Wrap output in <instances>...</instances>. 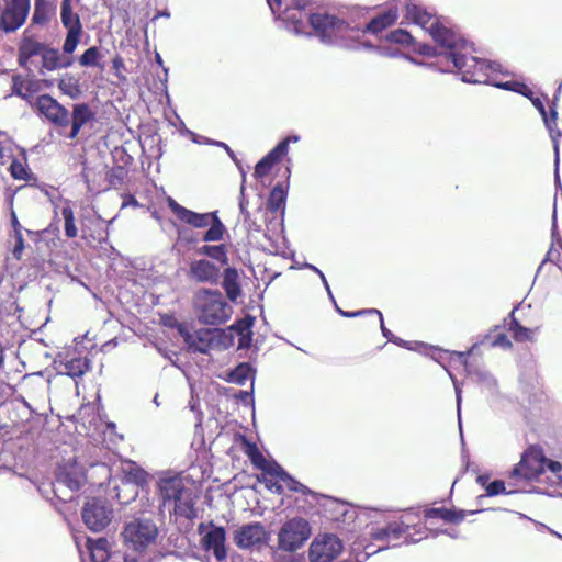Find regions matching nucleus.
I'll use <instances>...</instances> for the list:
<instances>
[{"label":"nucleus","instance_id":"obj_13","mask_svg":"<svg viewBox=\"0 0 562 562\" xmlns=\"http://www.w3.org/2000/svg\"><path fill=\"white\" fill-rule=\"evenodd\" d=\"M342 550L341 540L333 533L316 536L308 550L310 562H331Z\"/></svg>","mask_w":562,"mask_h":562},{"label":"nucleus","instance_id":"obj_20","mask_svg":"<svg viewBox=\"0 0 562 562\" xmlns=\"http://www.w3.org/2000/svg\"><path fill=\"white\" fill-rule=\"evenodd\" d=\"M285 175H286V181L285 182H277L269 193V196L267 200V209L271 213H276L280 209H284V206H285L288 189H289V180H290V176H291L290 167H286Z\"/></svg>","mask_w":562,"mask_h":562},{"label":"nucleus","instance_id":"obj_58","mask_svg":"<svg viewBox=\"0 0 562 562\" xmlns=\"http://www.w3.org/2000/svg\"><path fill=\"white\" fill-rule=\"evenodd\" d=\"M23 80L20 75H15L12 78V94L16 97H24L23 92Z\"/></svg>","mask_w":562,"mask_h":562},{"label":"nucleus","instance_id":"obj_25","mask_svg":"<svg viewBox=\"0 0 562 562\" xmlns=\"http://www.w3.org/2000/svg\"><path fill=\"white\" fill-rule=\"evenodd\" d=\"M315 502L324 508V510L328 514L329 519L342 521L346 520L348 509L345 503L323 494H319L318 501Z\"/></svg>","mask_w":562,"mask_h":562},{"label":"nucleus","instance_id":"obj_29","mask_svg":"<svg viewBox=\"0 0 562 562\" xmlns=\"http://www.w3.org/2000/svg\"><path fill=\"white\" fill-rule=\"evenodd\" d=\"M476 60L479 61H486L491 65H493L492 67H488L486 69V77H487V81H483L482 83H486V85H492L496 88H499V89H503V90H508V91H514V92H518L519 89H527V85L525 83H521V82H518V81H514V80H510V81H499V82H491L490 80V72H497L499 71V68H501V65L496 61H491V60H486V59H479L476 57H474ZM479 82H476L475 85H477Z\"/></svg>","mask_w":562,"mask_h":562},{"label":"nucleus","instance_id":"obj_12","mask_svg":"<svg viewBox=\"0 0 562 562\" xmlns=\"http://www.w3.org/2000/svg\"><path fill=\"white\" fill-rule=\"evenodd\" d=\"M86 474L75 468L61 469L53 484V491L63 502L72 499V493L78 492L86 484Z\"/></svg>","mask_w":562,"mask_h":562},{"label":"nucleus","instance_id":"obj_64","mask_svg":"<svg viewBox=\"0 0 562 562\" xmlns=\"http://www.w3.org/2000/svg\"><path fill=\"white\" fill-rule=\"evenodd\" d=\"M267 3L274 16L281 12L284 7V0H267Z\"/></svg>","mask_w":562,"mask_h":562},{"label":"nucleus","instance_id":"obj_14","mask_svg":"<svg viewBox=\"0 0 562 562\" xmlns=\"http://www.w3.org/2000/svg\"><path fill=\"white\" fill-rule=\"evenodd\" d=\"M35 109L56 126L66 127L70 123L69 111L49 94L37 97Z\"/></svg>","mask_w":562,"mask_h":562},{"label":"nucleus","instance_id":"obj_39","mask_svg":"<svg viewBox=\"0 0 562 562\" xmlns=\"http://www.w3.org/2000/svg\"><path fill=\"white\" fill-rule=\"evenodd\" d=\"M127 482L134 483L137 486H144L147 483L148 474L145 470L136 465L134 462H128L127 468L124 470Z\"/></svg>","mask_w":562,"mask_h":562},{"label":"nucleus","instance_id":"obj_46","mask_svg":"<svg viewBox=\"0 0 562 562\" xmlns=\"http://www.w3.org/2000/svg\"><path fill=\"white\" fill-rule=\"evenodd\" d=\"M303 268H306V269H308V270H312L313 272H315V273L321 278L322 283H323V285H324V288H325V290H326V292H327V294H328V297H329V299H330V301L334 303L336 311H337L339 314H340V312H345L342 308H340V307L337 305V303H336V301H335V297H334V295H333V292H331V290H330V286H329V284H328V281H327V279H326L325 274H324V273H323V272H322V271H321L316 266H314V265H312V263H308V262H305V263L303 265Z\"/></svg>","mask_w":562,"mask_h":562},{"label":"nucleus","instance_id":"obj_4","mask_svg":"<svg viewBox=\"0 0 562 562\" xmlns=\"http://www.w3.org/2000/svg\"><path fill=\"white\" fill-rule=\"evenodd\" d=\"M411 515H413V513L407 510L405 515L401 516L400 520L390 521L384 527L372 528L370 531L371 539L379 542H386L387 544L379 547L378 549H372L371 544L363 546L366 551L363 558H357L364 562L374 553L390 548H397L401 543L395 541L400 540L404 536L406 537L403 543L409 544L419 542L422 538H414V536L409 533L411 527L413 526L409 519ZM414 515L417 516L418 514L414 513Z\"/></svg>","mask_w":562,"mask_h":562},{"label":"nucleus","instance_id":"obj_11","mask_svg":"<svg viewBox=\"0 0 562 562\" xmlns=\"http://www.w3.org/2000/svg\"><path fill=\"white\" fill-rule=\"evenodd\" d=\"M233 541L241 550H260L268 544L269 533L261 522H248L234 531Z\"/></svg>","mask_w":562,"mask_h":562},{"label":"nucleus","instance_id":"obj_51","mask_svg":"<svg viewBox=\"0 0 562 562\" xmlns=\"http://www.w3.org/2000/svg\"><path fill=\"white\" fill-rule=\"evenodd\" d=\"M10 172L14 179L23 180L26 178V168L16 158H13L10 165Z\"/></svg>","mask_w":562,"mask_h":562},{"label":"nucleus","instance_id":"obj_55","mask_svg":"<svg viewBox=\"0 0 562 562\" xmlns=\"http://www.w3.org/2000/svg\"><path fill=\"white\" fill-rule=\"evenodd\" d=\"M340 315L347 318H353L363 315H380V311L376 308H363L353 312H340Z\"/></svg>","mask_w":562,"mask_h":562},{"label":"nucleus","instance_id":"obj_54","mask_svg":"<svg viewBox=\"0 0 562 562\" xmlns=\"http://www.w3.org/2000/svg\"><path fill=\"white\" fill-rule=\"evenodd\" d=\"M237 400H239L244 405H249L254 408L255 406V397H254V387L251 386L250 391H238L235 395Z\"/></svg>","mask_w":562,"mask_h":562},{"label":"nucleus","instance_id":"obj_17","mask_svg":"<svg viewBox=\"0 0 562 562\" xmlns=\"http://www.w3.org/2000/svg\"><path fill=\"white\" fill-rule=\"evenodd\" d=\"M183 338L191 351L207 355L215 345L216 333L215 329L203 328L193 334L187 333Z\"/></svg>","mask_w":562,"mask_h":562},{"label":"nucleus","instance_id":"obj_36","mask_svg":"<svg viewBox=\"0 0 562 562\" xmlns=\"http://www.w3.org/2000/svg\"><path fill=\"white\" fill-rule=\"evenodd\" d=\"M58 89L72 100H77L81 94L79 80L68 74L58 81Z\"/></svg>","mask_w":562,"mask_h":562},{"label":"nucleus","instance_id":"obj_31","mask_svg":"<svg viewBox=\"0 0 562 562\" xmlns=\"http://www.w3.org/2000/svg\"><path fill=\"white\" fill-rule=\"evenodd\" d=\"M254 325V317L248 316L245 319L239 321L237 324L233 325L232 328L238 330V349H248L252 341V331L251 327Z\"/></svg>","mask_w":562,"mask_h":562},{"label":"nucleus","instance_id":"obj_40","mask_svg":"<svg viewBox=\"0 0 562 562\" xmlns=\"http://www.w3.org/2000/svg\"><path fill=\"white\" fill-rule=\"evenodd\" d=\"M42 67L48 71L59 69L60 53L58 48L49 47L46 45L42 53Z\"/></svg>","mask_w":562,"mask_h":562},{"label":"nucleus","instance_id":"obj_3","mask_svg":"<svg viewBox=\"0 0 562 562\" xmlns=\"http://www.w3.org/2000/svg\"><path fill=\"white\" fill-rule=\"evenodd\" d=\"M167 204L177 220L193 228H206L201 240L204 243L221 241L226 233V227L217 215V211L198 213L179 204L175 199L168 198Z\"/></svg>","mask_w":562,"mask_h":562},{"label":"nucleus","instance_id":"obj_23","mask_svg":"<svg viewBox=\"0 0 562 562\" xmlns=\"http://www.w3.org/2000/svg\"><path fill=\"white\" fill-rule=\"evenodd\" d=\"M57 7L54 0H34L33 25H46L56 16Z\"/></svg>","mask_w":562,"mask_h":562},{"label":"nucleus","instance_id":"obj_19","mask_svg":"<svg viewBox=\"0 0 562 562\" xmlns=\"http://www.w3.org/2000/svg\"><path fill=\"white\" fill-rule=\"evenodd\" d=\"M398 18V10L396 7H389L386 10L374 16L361 29L362 33H371L378 35L386 27L396 22Z\"/></svg>","mask_w":562,"mask_h":562},{"label":"nucleus","instance_id":"obj_27","mask_svg":"<svg viewBox=\"0 0 562 562\" xmlns=\"http://www.w3.org/2000/svg\"><path fill=\"white\" fill-rule=\"evenodd\" d=\"M256 370L249 362H240L227 372L226 381L237 385H244L248 379L255 384Z\"/></svg>","mask_w":562,"mask_h":562},{"label":"nucleus","instance_id":"obj_8","mask_svg":"<svg viewBox=\"0 0 562 562\" xmlns=\"http://www.w3.org/2000/svg\"><path fill=\"white\" fill-rule=\"evenodd\" d=\"M81 517L88 529L100 532L110 525L113 518V508L105 497H91L83 504Z\"/></svg>","mask_w":562,"mask_h":562},{"label":"nucleus","instance_id":"obj_38","mask_svg":"<svg viewBox=\"0 0 562 562\" xmlns=\"http://www.w3.org/2000/svg\"><path fill=\"white\" fill-rule=\"evenodd\" d=\"M67 30L66 38L63 44V52L65 54L71 55L78 44L80 43L83 29L82 27H65Z\"/></svg>","mask_w":562,"mask_h":562},{"label":"nucleus","instance_id":"obj_2","mask_svg":"<svg viewBox=\"0 0 562 562\" xmlns=\"http://www.w3.org/2000/svg\"><path fill=\"white\" fill-rule=\"evenodd\" d=\"M276 20L296 36L314 37L323 45L348 50L360 48L359 42L351 36V32L360 30L358 26L326 10H313L307 0H284V7Z\"/></svg>","mask_w":562,"mask_h":562},{"label":"nucleus","instance_id":"obj_48","mask_svg":"<svg viewBox=\"0 0 562 562\" xmlns=\"http://www.w3.org/2000/svg\"><path fill=\"white\" fill-rule=\"evenodd\" d=\"M178 240L184 245H195L200 239L192 231L183 226H177Z\"/></svg>","mask_w":562,"mask_h":562},{"label":"nucleus","instance_id":"obj_28","mask_svg":"<svg viewBox=\"0 0 562 562\" xmlns=\"http://www.w3.org/2000/svg\"><path fill=\"white\" fill-rule=\"evenodd\" d=\"M109 541L104 537L97 539H87V550L89 551L91 562H106L110 558Z\"/></svg>","mask_w":562,"mask_h":562},{"label":"nucleus","instance_id":"obj_42","mask_svg":"<svg viewBox=\"0 0 562 562\" xmlns=\"http://www.w3.org/2000/svg\"><path fill=\"white\" fill-rule=\"evenodd\" d=\"M282 482L285 483L286 487L290 491L311 496L314 501H318L319 493L312 491L310 487H307L306 485L299 482L289 472H288L286 476H284Z\"/></svg>","mask_w":562,"mask_h":562},{"label":"nucleus","instance_id":"obj_34","mask_svg":"<svg viewBox=\"0 0 562 562\" xmlns=\"http://www.w3.org/2000/svg\"><path fill=\"white\" fill-rule=\"evenodd\" d=\"M60 21L64 27H82L80 16L74 12L72 3L69 0H61Z\"/></svg>","mask_w":562,"mask_h":562},{"label":"nucleus","instance_id":"obj_43","mask_svg":"<svg viewBox=\"0 0 562 562\" xmlns=\"http://www.w3.org/2000/svg\"><path fill=\"white\" fill-rule=\"evenodd\" d=\"M94 119V113L87 103H77L74 105L71 120L80 125H85Z\"/></svg>","mask_w":562,"mask_h":562},{"label":"nucleus","instance_id":"obj_49","mask_svg":"<svg viewBox=\"0 0 562 562\" xmlns=\"http://www.w3.org/2000/svg\"><path fill=\"white\" fill-rule=\"evenodd\" d=\"M215 345L221 346L223 349H228L234 345V336L232 334H227L223 329H215Z\"/></svg>","mask_w":562,"mask_h":562},{"label":"nucleus","instance_id":"obj_24","mask_svg":"<svg viewBox=\"0 0 562 562\" xmlns=\"http://www.w3.org/2000/svg\"><path fill=\"white\" fill-rule=\"evenodd\" d=\"M222 286L231 302H236L237 299L241 295L239 273L235 267H227L223 271Z\"/></svg>","mask_w":562,"mask_h":562},{"label":"nucleus","instance_id":"obj_16","mask_svg":"<svg viewBox=\"0 0 562 562\" xmlns=\"http://www.w3.org/2000/svg\"><path fill=\"white\" fill-rule=\"evenodd\" d=\"M189 277L199 283L217 284L221 278L220 268L206 260H193L189 267Z\"/></svg>","mask_w":562,"mask_h":562},{"label":"nucleus","instance_id":"obj_63","mask_svg":"<svg viewBox=\"0 0 562 562\" xmlns=\"http://www.w3.org/2000/svg\"><path fill=\"white\" fill-rule=\"evenodd\" d=\"M552 245H554V244L552 243ZM559 258H560V251L554 249L553 246H551L546 255V258L542 260L540 267L538 268V271L542 268V266L547 261L555 262L557 260H559Z\"/></svg>","mask_w":562,"mask_h":562},{"label":"nucleus","instance_id":"obj_59","mask_svg":"<svg viewBox=\"0 0 562 562\" xmlns=\"http://www.w3.org/2000/svg\"><path fill=\"white\" fill-rule=\"evenodd\" d=\"M205 145H213V146L222 147L225 149V154H227L233 161H236V159H238L236 154L232 150V148L224 142L207 139V142H205Z\"/></svg>","mask_w":562,"mask_h":562},{"label":"nucleus","instance_id":"obj_9","mask_svg":"<svg viewBox=\"0 0 562 562\" xmlns=\"http://www.w3.org/2000/svg\"><path fill=\"white\" fill-rule=\"evenodd\" d=\"M546 457L538 446L528 447L521 454L520 461L512 469L509 479L537 481L544 473Z\"/></svg>","mask_w":562,"mask_h":562},{"label":"nucleus","instance_id":"obj_7","mask_svg":"<svg viewBox=\"0 0 562 562\" xmlns=\"http://www.w3.org/2000/svg\"><path fill=\"white\" fill-rule=\"evenodd\" d=\"M312 535L310 522L302 517L288 519L278 532V547L284 552H295Z\"/></svg>","mask_w":562,"mask_h":562},{"label":"nucleus","instance_id":"obj_10","mask_svg":"<svg viewBox=\"0 0 562 562\" xmlns=\"http://www.w3.org/2000/svg\"><path fill=\"white\" fill-rule=\"evenodd\" d=\"M198 532L202 536L201 544L203 550L212 552L216 561H225L227 558L226 529L210 521L207 525L201 522L198 526Z\"/></svg>","mask_w":562,"mask_h":562},{"label":"nucleus","instance_id":"obj_50","mask_svg":"<svg viewBox=\"0 0 562 562\" xmlns=\"http://www.w3.org/2000/svg\"><path fill=\"white\" fill-rule=\"evenodd\" d=\"M124 177H125V170L123 167L119 166L116 168H113L109 173H108V180H109V183L112 186V187H119V186H122L123 182H124Z\"/></svg>","mask_w":562,"mask_h":562},{"label":"nucleus","instance_id":"obj_52","mask_svg":"<svg viewBox=\"0 0 562 562\" xmlns=\"http://www.w3.org/2000/svg\"><path fill=\"white\" fill-rule=\"evenodd\" d=\"M477 379L488 391L493 392L496 389V380L491 373L486 371L477 372Z\"/></svg>","mask_w":562,"mask_h":562},{"label":"nucleus","instance_id":"obj_57","mask_svg":"<svg viewBox=\"0 0 562 562\" xmlns=\"http://www.w3.org/2000/svg\"><path fill=\"white\" fill-rule=\"evenodd\" d=\"M492 346L493 347H502L504 349H509V348H512L513 344L506 334L501 333L495 337V339L492 342Z\"/></svg>","mask_w":562,"mask_h":562},{"label":"nucleus","instance_id":"obj_44","mask_svg":"<svg viewBox=\"0 0 562 562\" xmlns=\"http://www.w3.org/2000/svg\"><path fill=\"white\" fill-rule=\"evenodd\" d=\"M516 491H506V486L504 481L502 480H494L490 482L485 488V495H480L477 497V503L481 504L482 499L485 497H493L497 496L499 494H514Z\"/></svg>","mask_w":562,"mask_h":562},{"label":"nucleus","instance_id":"obj_30","mask_svg":"<svg viewBox=\"0 0 562 562\" xmlns=\"http://www.w3.org/2000/svg\"><path fill=\"white\" fill-rule=\"evenodd\" d=\"M60 201H63L64 205L60 209V214L64 218V232L66 237L75 238L78 235V228L76 225L74 210L71 207V201L63 200L58 196Z\"/></svg>","mask_w":562,"mask_h":562},{"label":"nucleus","instance_id":"obj_61","mask_svg":"<svg viewBox=\"0 0 562 562\" xmlns=\"http://www.w3.org/2000/svg\"><path fill=\"white\" fill-rule=\"evenodd\" d=\"M544 463H546L544 471L548 470L551 473L557 474L558 477L561 479L559 473L562 471V464L559 461L550 460V459L546 458Z\"/></svg>","mask_w":562,"mask_h":562},{"label":"nucleus","instance_id":"obj_35","mask_svg":"<svg viewBox=\"0 0 562 562\" xmlns=\"http://www.w3.org/2000/svg\"><path fill=\"white\" fill-rule=\"evenodd\" d=\"M251 461L257 469H260L266 474L278 477L280 481L288 474L278 462H268L261 456L258 459L251 458Z\"/></svg>","mask_w":562,"mask_h":562},{"label":"nucleus","instance_id":"obj_56","mask_svg":"<svg viewBox=\"0 0 562 562\" xmlns=\"http://www.w3.org/2000/svg\"><path fill=\"white\" fill-rule=\"evenodd\" d=\"M551 238L553 240V244H557L562 249V237L560 236L559 231H558L555 211H553V214H552Z\"/></svg>","mask_w":562,"mask_h":562},{"label":"nucleus","instance_id":"obj_26","mask_svg":"<svg viewBox=\"0 0 562 562\" xmlns=\"http://www.w3.org/2000/svg\"><path fill=\"white\" fill-rule=\"evenodd\" d=\"M173 510L177 516L184 517L187 519H194L196 517V509L194 507V501L189 488L183 491V494L179 496L170 506L169 510Z\"/></svg>","mask_w":562,"mask_h":562},{"label":"nucleus","instance_id":"obj_22","mask_svg":"<svg viewBox=\"0 0 562 562\" xmlns=\"http://www.w3.org/2000/svg\"><path fill=\"white\" fill-rule=\"evenodd\" d=\"M484 512V509L475 510H463V509H449L445 507H431L425 510V518H440L446 522L459 524L461 522L467 514H477Z\"/></svg>","mask_w":562,"mask_h":562},{"label":"nucleus","instance_id":"obj_15","mask_svg":"<svg viewBox=\"0 0 562 562\" xmlns=\"http://www.w3.org/2000/svg\"><path fill=\"white\" fill-rule=\"evenodd\" d=\"M31 5L5 3L0 15V29L4 33H12L20 29L26 21Z\"/></svg>","mask_w":562,"mask_h":562},{"label":"nucleus","instance_id":"obj_1","mask_svg":"<svg viewBox=\"0 0 562 562\" xmlns=\"http://www.w3.org/2000/svg\"><path fill=\"white\" fill-rule=\"evenodd\" d=\"M406 19L422 26L434 38L436 45L417 43L413 35L404 30L396 29L386 35L391 43L404 47L413 46L415 53L427 57H439V71L458 72L461 80L467 83L487 81L486 69L493 65L479 61L470 55L469 42L459 33L445 26L438 18L434 16L420 4L405 3Z\"/></svg>","mask_w":562,"mask_h":562},{"label":"nucleus","instance_id":"obj_33","mask_svg":"<svg viewBox=\"0 0 562 562\" xmlns=\"http://www.w3.org/2000/svg\"><path fill=\"white\" fill-rule=\"evenodd\" d=\"M196 254L212 258L222 265L228 263L227 248L224 244L203 245L196 249Z\"/></svg>","mask_w":562,"mask_h":562},{"label":"nucleus","instance_id":"obj_21","mask_svg":"<svg viewBox=\"0 0 562 562\" xmlns=\"http://www.w3.org/2000/svg\"><path fill=\"white\" fill-rule=\"evenodd\" d=\"M91 361L86 357L65 358L58 363L59 373L66 374L72 379L81 378L90 370Z\"/></svg>","mask_w":562,"mask_h":562},{"label":"nucleus","instance_id":"obj_18","mask_svg":"<svg viewBox=\"0 0 562 562\" xmlns=\"http://www.w3.org/2000/svg\"><path fill=\"white\" fill-rule=\"evenodd\" d=\"M158 487L162 506H170L179 496L183 494V491L187 490L179 476H168L161 479Z\"/></svg>","mask_w":562,"mask_h":562},{"label":"nucleus","instance_id":"obj_47","mask_svg":"<svg viewBox=\"0 0 562 562\" xmlns=\"http://www.w3.org/2000/svg\"><path fill=\"white\" fill-rule=\"evenodd\" d=\"M273 166L274 164L267 156H263L255 166L254 177L262 179L271 171Z\"/></svg>","mask_w":562,"mask_h":562},{"label":"nucleus","instance_id":"obj_62","mask_svg":"<svg viewBox=\"0 0 562 562\" xmlns=\"http://www.w3.org/2000/svg\"><path fill=\"white\" fill-rule=\"evenodd\" d=\"M559 164H560V156H559V151H554V186H555V190H561L562 191V184H561V179H560V173H559Z\"/></svg>","mask_w":562,"mask_h":562},{"label":"nucleus","instance_id":"obj_53","mask_svg":"<svg viewBox=\"0 0 562 562\" xmlns=\"http://www.w3.org/2000/svg\"><path fill=\"white\" fill-rule=\"evenodd\" d=\"M379 54L382 55V56L392 57V58H394V57H405L408 60H411L412 63L417 64V60L415 58L408 57V56L404 55L397 48L381 47V48H379Z\"/></svg>","mask_w":562,"mask_h":562},{"label":"nucleus","instance_id":"obj_60","mask_svg":"<svg viewBox=\"0 0 562 562\" xmlns=\"http://www.w3.org/2000/svg\"><path fill=\"white\" fill-rule=\"evenodd\" d=\"M14 239H15V244H14V248H13V255H14V257L20 258V255L22 254V251L24 249V238H23L22 232H16V234L14 235Z\"/></svg>","mask_w":562,"mask_h":562},{"label":"nucleus","instance_id":"obj_5","mask_svg":"<svg viewBox=\"0 0 562 562\" xmlns=\"http://www.w3.org/2000/svg\"><path fill=\"white\" fill-rule=\"evenodd\" d=\"M194 308L200 323L220 325L227 322L233 308L217 289H200L194 294Z\"/></svg>","mask_w":562,"mask_h":562},{"label":"nucleus","instance_id":"obj_41","mask_svg":"<svg viewBox=\"0 0 562 562\" xmlns=\"http://www.w3.org/2000/svg\"><path fill=\"white\" fill-rule=\"evenodd\" d=\"M102 58V55L100 53V49L98 46H90L87 48L79 57V64L82 67H100L103 68L102 65H100V59Z\"/></svg>","mask_w":562,"mask_h":562},{"label":"nucleus","instance_id":"obj_32","mask_svg":"<svg viewBox=\"0 0 562 562\" xmlns=\"http://www.w3.org/2000/svg\"><path fill=\"white\" fill-rule=\"evenodd\" d=\"M300 140V136L292 134L283 139H281L266 156L277 165L280 162L283 157H285L289 153L290 143H297Z\"/></svg>","mask_w":562,"mask_h":562},{"label":"nucleus","instance_id":"obj_45","mask_svg":"<svg viewBox=\"0 0 562 562\" xmlns=\"http://www.w3.org/2000/svg\"><path fill=\"white\" fill-rule=\"evenodd\" d=\"M19 47L32 58L37 55L42 56L44 48H46V44L37 42L31 37H24Z\"/></svg>","mask_w":562,"mask_h":562},{"label":"nucleus","instance_id":"obj_6","mask_svg":"<svg viewBox=\"0 0 562 562\" xmlns=\"http://www.w3.org/2000/svg\"><path fill=\"white\" fill-rule=\"evenodd\" d=\"M158 527L151 518L137 517L126 522L122 531L125 546L136 552H144L158 537Z\"/></svg>","mask_w":562,"mask_h":562},{"label":"nucleus","instance_id":"obj_37","mask_svg":"<svg viewBox=\"0 0 562 562\" xmlns=\"http://www.w3.org/2000/svg\"><path fill=\"white\" fill-rule=\"evenodd\" d=\"M508 318V330L513 333V337L516 341H526L531 339V329L519 323L515 317V310L509 313Z\"/></svg>","mask_w":562,"mask_h":562}]
</instances>
